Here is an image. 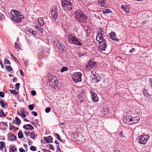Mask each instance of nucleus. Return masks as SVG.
<instances>
[{
	"mask_svg": "<svg viewBox=\"0 0 152 152\" xmlns=\"http://www.w3.org/2000/svg\"><path fill=\"white\" fill-rule=\"evenodd\" d=\"M12 20L15 22L20 23L24 17L18 10L12 9L10 12Z\"/></svg>",
	"mask_w": 152,
	"mask_h": 152,
	"instance_id": "1",
	"label": "nucleus"
},
{
	"mask_svg": "<svg viewBox=\"0 0 152 152\" xmlns=\"http://www.w3.org/2000/svg\"><path fill=\"white\" fill-rule=\"evenodd\" d=\"M67 41L72 44L80 46L82 45L81 40L78 39L73 34H68Z\"/></svg>",
	"mask_w": 152,
	"mask_h": 152,
	"instance_id": "2",
	"label": "nucleus"
},
{
	"mask_svg": "<svg viewBox=\"0 0 152 152\" xmlns=\"http://www.w3.org/2000/svg\"><path fill=\"white\" fill-rule=\"evenodd\" d=\"M104 36H96V40L99 42V45L101 46H99L98 48L101 51L105 50V49L107 47V44L105 39L104 38Z\"/></svg>",
	"mask_w": 152,
	"mask_h": 152,
	"instance_id": "3",
	"label": "nucleus"
},
{
	"mask_svg": "<svg viewBox=\"0 0 152 152\" xmlns=\"http://www.w3.org/2000/svg\"><path fill=\"white\" fill-rule=\"evenodd\" d=\"M61 6L65 10H71L72 5L70 2V0H62L61 1Z\"/></svg>",
	"mask_w": 152,
	"mask_h": 152,
	"instance_id": "4",
	"label": "nucleus"
},
{
	"mask_svg": "<svg viewBox=\"0 0 152 152\" xmlns=\"http://www.w3.org/2000/svg\"><path fill=\"white\" fill-rule=\"evenodd\" d=\"M82 74L80 72H75L73 74L72 78L73 81L76 83L80 82L82 81Z\"/></svg>",
	"mask_w": 152,
	"mask_h": 152,
	"instance_id": "5",
	"label": "nucleus"
},
{
	"mask_svg": "<svg viewBox=\"0 0 152 152\" xmlns=\"http://www.w3.org/2000/svg\"><path fill=\"white\" fill-rule=\"evenodd\" d=\"M86 69L87 71H89L92 69H94L96 66V63L93 61L90 60L86 65Z\"/></svg>",
	"mask_w": 152,
	"mask_h": 152,
	"instance_id": "6",
	"label": "nucleus"
},
{
	"mask_svg": "<svg viewBox=\"0 0 152 152\" xmlns=\"http://www.w3.org/2000/svg\"><path fill=\"white\" fill-rule=\"evenodd\" d=\"M149 137L150 136L148 134H144L141 135L139 137V142L141 144L144 145L147 142Z\"/></svg>",
	"mask_w": 152,
	"mask_h": 152,
	"instance_id": "7",
	"label": "nucleus"
},
{
	"mask_svg": "<svg viewBox=\"0 0 152 152\" xmlns=\"http://www.w3.org/2000/svg\"><path fill=\"white\" fill-rule=\"evenodd\" d=\"M84 13L83 11L79 9L76 10L74 12L75 19L77 20H79V18L81 17Z\"/></svg>",
	"mask_w": 152,
	"mask_h": 152,
	"instance_id": "8",
	"label": "nucleus"
},
{
	"mask_svg": "<svg viewBox=\"0 0 152 152\" xmlns=\"http://www.w3.org/2000/svg\"><path fill=\"white\" fill-rule=\"evenodd\" d=\"M56 47L58 48V49L64 51L65 48L64 45L63 44L61 41H58L57 42H56L55 44Z\"/></svg>",
	"mask_w": 152,
	"mask_h": 152,
	"instance_id": "9",
	"label": "nucleus"
},
{
	"mask_svg": "<svg viewBox=\"0 0 152 152\" xmlns=\"http://www.w3.org/2000/svg\"><path fill=\"white\" fill-rule=\"evenodd\" d=\"M90 93L91 94L92 101L94 102H97L99 100V99L97 96V94L92 90L90 91Z\"/></svg>",
	"mask_w": 152,
	"mask_h": 152,
	"instance_id": "10",
	"label": "nucleus"
},
{
	"mask_svg": "<svg viewBox=\"0 0 152 152\" xmlns=\"http://www.w3.org/2000/svg\"><path fill=\"white\" fill-rule=\"evenodd\" d=\"M79 20H77L79 22H80L86 24L87 22V17L85 14L84 13L79 18Z\"/></svg>",
	"mask_w": 152,
	"mask_h": 152,
	"instance_id": "11",
	"label": "nucleus"
},
{
	"mask_svg": "<svg viewBox=\"0 0 152 152\" xmlns=\"http://www.w3.org/2000/svg\"><path fill=\"white\" fill-rule=\"evenodd\" d=\"M51 15L54 19H56L57 18L58 13L55 8H53L51 12Z\"/></svg>",
	"mask_w": 152,
	"mask_h": 152,
	"instance_id": "12",
	"label": "nucleus"
},
{
	"mask_svg": "<svg viewBox=\"0 0 152 152\" xmlns=\"http://www.w3.org/2000/svg\"><path fill=\"white\" fill-rule=\"evenodd\" d=\"M140 118L139 116L132 117L131 122L130 123V124L132 125L135 123H137L139 121Z\"/></svg>",
	"mask_w": 152,
	"mask_h": 152,
	"instance_id": "13",
	"label": "nucleus"
},
{
	"mask_svg": "<svg viewBox=\"0 0 152 152\" xmlns=\"http://www.w3.org/2000/svg\"><path fill=\"white\" fill-rule=\"evenodd\" d=\"M132 116L130 115H125L124 117V123L128 122V124H130L131 122Z\"/></svg>",
	"mask_w": 152,
	"mask_h": 152,
	"instance_id": "14",
	"label": "nucleus"
},
{
	"mask_svg": "<svg viewBox=\"0 0 152 152\" xmlns=\"http://www.w3.org/2000/svg\"><path fill=\"white\" fill-rule=\"evenodd\" d=\"M56 77L54 75H50L48 78V81L50 83H51L53 81H56Z\"/></svg>",
	"mask_w": 152,
	"mask_h": 152,
	"instance_id": "15",
	"label": "nucleus"
},
{
	"mask_svg": "<svg viewBox=\"0 0 152 152\" xmlns=\"http://www.w3.org/2000/svg\"><path fill=\"white\" fill-rule=\"evenodd\" d=\"M26 30L28 32L34 35H36L37 34L36 31L32 29L31 28H27Z\"/></svg>",
	"mask_w": 152,
	"mask_h": 152,
	"instance_id": "16",
	"label": "nucleus"
},
{
	"mask_svg": "<svg viewBox=\"0 0 152 152\" xmlns=\"http://www.w3.org/2000/svg\"><path fill=\"white\" fill-rule=\"evenodd\" d=\"M58 80H57L56 81H53L52 83H50V85L51 86L54 88L56 89L58 87Z\"/></svg>",
	"mask_w": 152,
	"mask_h": 152,
	"instance_id": "17",
	"label": "nucleus"
},
{
	"mask_svg": "<svg viewBox=\"0 0 152 152\" xmlns=\"http://www.w3.org/2000/svg\"><path fill=\"white\" fill-rule=\"evenodd\" d=\"M106 0H98V2L99 4L101 7H104L106 5Z\"/></svg>",
	"mask_w": 152,
	"mask_h": 152,
	"instance_id": "18",
	"label": "nucleus"
},
{
	"mask_svg": "<svg viewBox=\"0 0 152 152\" xmlns=\"http://www.w3.org/2000/svg\"><path fill=\"white\" fill-rule=\"evenodd\" d=\"M104 33V30L101 28H99L97 30V33L96 36H103Z\"/></svg>",
	"mask_w": 152,
	"mask_h": 152,
	"instance_id": "19",
	"label": "nucleus"
},
{
	"mask_svg": "<svg viewBox=\"0 0 152 152\" xmlns=\"http://www.w3.org/2000/svg\"><path fill=\"white\" fill-rule=\"evenodd\" d=\"M121 8L125 12L127 13L129 12V8L127 6L122 5L121 6Z\"/></svg>",
	"mask_w": 152,
	"mask_h": 152,
	"instance_id": "20",
	"label": "nucleus"
},
{
	"mask_svg": "<svg viewBox=\"0 0 152 152\" xmlns=\"http://www.w3.org/2000/svg\"><path fill=\"white\" fill-rule=\"evenodd\" d=\"M47 143H50L51 142L53 143V141H52L53 138L51 136H49L48 137H44Z\"/></svg>",
	"mask_w": 152,
	"mask_h": 152,
	"instance_id": "21",
	"label": "nucleus"
},
{
	"mask_svg": "<svg viewBox=\"0 0 152 152\" xmlns=\"http://www.w3.org/2000/svg\"><path fill=\"white\" fill-rule=\"evenodd\" d=\"M102 12L103 14L106 15L107 13L112 12V11L110 9H107L104 10L102 11Z\"/></svg>",
	"mask_w": 152,
	"mask_h": 152,
	"instance_id": "22",
	"label": "nucleus"
},
{
	"mask_svg": "<svg viewBox=\"0 0 152 152\" xmlns=\"http://www.w3.org/2000/svg\"><path fill=\"white\" fill-rule=\"evenodd\" d=\"M38 22L40 26H42L44 25V21L42 19H38Z\"/></svg>",
	"mask_w": 152,
	"mask_h": 152,
	"instance_id": "23",
	"label": "nucleus"
},
{
	"mask_svg": "<svg viewBox=\"0 0 152 152\" xmlns=\"http://www.w3.org/2000/svg\"><path fill=\"white\" fill-rule=\"evenodd\" d=\"M15 119L16 121V124L19 125L21 123V121L20 119L17 117H16Z\"/></svg>",
	"mask_w": 152,
	"mask_h": 152,
	"instance_id": "24",
	"label": "nucleus"
},
{
	"mask_svg": "<svg viewBox=\"0 0 152 152\" xmlns=\"http://www.w3.org/2000/svg\"><path fill=\"white\" fill-rule=\"evenodd\" d=\"M18 137L20 139L22 138L23 137V134L20 130L18 133Z\"/></svg>",
	"mask_w": 152,
	"mask_h": 152,
	"instance_id": "25",
	"label": "nucleus"
},
{
	"mask_svg": "<svg viewBox=\"0 0 152 152\" xmlns=\"http://www.w3.org/2000/svg\"><path fill=\"white\" fill-rule=\"evenodd\" d=\"M9 139L11 141H13L16 140V137L13 135H11L10 136Z\"/></svg>",
	"mask_w": 152,
	"mask_h": 152,
	"instance_id": "26",
	"label": "nucleus"
},
{
	"mask_svg": "<svg viewBox=\"0 0 152 152\" xmlns=\"http://www.w3.org/2000/svg\"><path fill=\"white\" fill-rule=\"evenodd\" d=\"M3 126H5L7 127V125L6 123L3 122H1L0 123V129H2V127Z\"/></svg>",
	"mask_w": 152,
	"mask_h": 152,
	"instance_id": "27",
	"label": "nucleus"
},
{
	"mask_svg": "<svg viewBox=\"0 0 152 152\" xmlns=\"http://www.w3.org/2000/svg\"><path fill=\"white\" fill-rule=\"evenodd\" d=\"M116 36V34L114 32H112L110 36V38L111 39L115 38Z\"/></svg>",
	"mask_w": 152,
	"mask_h": 152,
	"instance_id": "28",
	"label": "nucleus"
},
{
	"mask_svg": "<svg viewBox=\"0 0 152 152\" xmlns=\"http://www.w3.org/2000/svg\"><path fill=\"white\" fill-rule=\"evenodd\" d=\"M5 145L3 142H0V149H3L4 148Z\"/></svg>",
	"mask_w": 152,
	"mask_h": 152,
	"instance_id": "29",
	"label": "nucleus"
},
{
	"mask_svg": "<svg viewBox=\"0 0 152 152\" xmlns=\"http://www.w3.org/2000/svg\"><path fill=\"white\" fill-rule=\"evenodd\" d=\"M36 28L38 30H39L41 33H42L43 32V30L38 26H36Z\"/></svg>",
	"mask_w": 152,
	"mask_h": 152,
	"instance_id": "30",
	"label": "nucleus"
},
{
	"mask_svg": "<svg viewBox=\"0 0 152 152\" xmlns=\"http://www.w3.org/2000/svg\"><path fill=\"white\" fill-rule=\"evenodd\" d=\"M68 70V68L64 66L62 67V69L61 70V72H63L65 71H67Z\"/></svg>",
	"mask_w": 152,
	"mask_h": 152,
	"instance_id": "31",
	"label": "nucleus"
},
{
	"mask_svg": "<svg viewBox=\"0 0 152 152\" xmlns=\"http://www.w3.org/2000/svg\"><path fill=\"white\" fill-rule=\"evenodd\" d=\"M6 115L3 111V110L1 109L0 112V117H2L3 116H6Z\"/></svg>",
	"mask_w": 152,
	"mask_h": 152,
	"instance_id": "32",
	"label": "nucleus"
},
{
	"mask_svg": "<svg viewBox=\"0 0 152 152\" xmlns=\"http://www.w3.org/2000/svg\"><path fill=\"white\" fill-rule=\"evenodd\" d=\"M9 91L12 94H13L15 95H17L18 94V92L15 91L14 90H9Z\"/></svg>",
	"mask_w": 152,
	"mask_h": 152,
	"instance_id": "33",
	"label": "nucleus"
},
{
	"mask_svg": "<svg viewBox=\"0 0 152 152\" xmlns=\"http://www.w3.org/2000/svg\"><path fill=\"white\" fill-rule=\"evenodd\" d=\"M34 104H30L28 106L29 109L31 110H32L34 108Z\"/></svg>",
	"mask_w": 152,
	"mask_h": 152,
	"instance_id": "34",
	"label": "nucleus"
},
{
	"mask_svg": "<svg viewBox=\"0 0 152 152\" xmlns=\"http://www.w3.org/2000/svg\"><path fill=\"white\" fill-rule=\"evenodd\" d=\"M20 116L23 117H26V115L24 114V111L23 110L20 111Z\"/></svg>",
	"mask_w": 152,
	"mask_h": 152,
	"instance_id": "35",
	"label": "nucleus"
},
{
	"mask_svg": "<svg viewBox=\"0 0 152 152\" xmlns=\"http://www.w3.org/2000/svg\"><path fill=\"white\" fill-rule=\"evenodd\" d=\"M0 105L3 108H5V105L4 103L2 101V100L1 99L0 102Z\"/></svg>",
	"mask_w": 152,
	"mask_h": 152,
	"instance_id": "36",
	"label": "nucleus"
},
{
	"mask_svg": "<svg viewBox=\"0 0 152 152\" xmlns=\"http://www.w3.org/2000/svg\"><path fill=\"white\" fill-rule=\"evenodd\" d=\"M6 69L7 70L9 71H11L12 69V68L10 66H6Z\"/></svg>",
	"mask_w": 152,
	"mask_h": 152,
	"instance_id": "37",
	"label": "nucleus"
},
{
	"mask_svg": "<svg viewBox=\"0 0 152 152\" xmlns=\"http://www.w3.org/2000/svg\"><path fill=\"white\" fill-rule=\"evenodd\" d=\"M20 86V84L19 83H16L15 86V89L17 90H18Z\"/></svg>",
	"mask_w": 152,
	"mask_h": 152,
	"instance_id": "38",
	"label": "nucleus"
},
{
	"mask_svg": "<svg viewBox=\"0 0 152 152\" xmlns=\"http://www.w3.org/2000/svg\"><path fill=\"white\" fill-rule=\"evenodd\" d=\"M27 126L29 128V130H32L34 129L33 127L30 124H27Z\"/></svg>",
	"mask_w": 152,
	"mask_h": 152,
	"instance_id": "39",
	"label": "nucleus"
},
{
	"mask_svg": "<svg viewBox=\"0 0 152 152\" xmlns=\"http://www.w3.org/2000/svg\"><path fill=\"white\" fill-rule=\"evenodd\" d=\"M4 64H7L8 65H10V64L9 61H8L7 59L4 60Z\"/></svg>",
	"mask_w": 152,
	"mask_h": 152,
	"instance_id": "40",
	"label": "nucleus"
},
{
	"mask_svg": "<svg viewBox=\"0 0 152 152\" xmlns=\"http://www.w3.org/2000/svg\"><path fill=\"white\" fill-rule=\"evenodd\" d=\"M51 110V109L49 107H47L45 109V112L46 113H49Z\"/></svg>",
	"mask_w": 152,
	"mask_h": 152,
	"instance_id": "41",
	"label": "nucleus"
},
{
	"mask_svg": "<svg viewBox=\"0 0 152 152\" xmlns=\"http://www.w3.org/2000/svg\"><path fill=\"white\" fill-rule=\"evenodd\" d=\"M30 149L32 151H35L36 150V148L33 146H31L30 147Z\"/></svg>",
	"mask_w": 152,
	"mask_h": 152,
	"instance_id": "42",
	"label": "nucleus"
},
{
	"mask_svg": "<svg viewBox=\"0 0 152 152\" xmlns=\"http://www.w3.org/2000/svg\"><path fill=\"white\" fill-rule=\"evenodd\" d=\"M30 138L31 139H34V137H35V135L34 133L32 132L30 134Z\"/></svg>",
	"mask_w": 152,
	"mask_h": 152,
	"instance_id": "43",
	"label": "nucleus"
},
{
	"mask_svg": "<svg viewBox=\"0 0 152 152\" xmlns=\"http://www.w3.org/2000/svg\"><path fill=\"white\" fill-rule=\"evenodd\" d=\"M11 149L14 152L16 151L17 150V149L16 148V147L14 146H12L11 147Z\"/></svg>",
	"mask_w": 152,
	"mask_h": 152,
	"instance_id": "44",
	"label": "nucleus"
},
{
	"mask_svg": "<svg viewBox=\"0 0 152 152\" xmlns=\"http://www.w3.org/2000/svg\"><path fill=\"white\" fill-rule=\"evenodd\" d=\"M57 148V152H61V150L60 148V147L59 145H57L56 146Z\"/></svg>",
	"mask_w": 152,
	"mask_h": 152,
	"instance_id": "45",
	"label": "nucleus"
},
{
	"mask_svg": "<svg viewBox=\"0 0 152 152\" xmlns=\"http://www.w3.org/2000/svg\"><path fill=\"white\" fill-rule=\"evenodd\" d=\"M28 61H27L26 60H25L24 61V64L26 66H28Z\"/></svg>",
	"mask_w": 152,
	"mask_h": 152,
	"instance_id": "46",
	"label": "nucleus"
},
{
	"mask_svg": "<svg viewBox=\"0 0 152 152\" xmlns=\"http://www.w3.org/2000/svg\"><path fill=\"white\" fill-rule=\"evenodd\" d=\"M15 46L16 49H19L20 48L19 46L16 42L15 43Z\"/></svg>",
	"mask_w": 152,
	"mask_h": 152,
	"instance_id": "47",
	"label": "nucleus"
},
{
	"mask_svg": "<svg viewBox=\"0 0 152 152\" xmlns=\"http://www.w3.org/2000/svg\"><path fill=\"white\" fill-rule=\"evenodd\" d=\"M4 94L3 92L0 91V96L4 98Z\"/></svg>",
	"mask_w": 152,
	"mask_h": 152,
	"instance_id": "48",
	"label": "nucleus"
},
{
	"mask_svg": "<svg viewBox=\"0 0 152 152\" xmlns=\"http://www.w3.org/2000/svg\"><path fill=\"white\" fill-rule=\"evenodd\" d=\"M50 148V149H51L52 150L54 151V148L53 146V145L52 144H49V145Z\"/></svg>",
	"mask_w": 152,
	"mask_h": 152,
	"instance_id": "49",
	"label": "nucleus"
},
{
	"mask_svg": "<svg viewBox=\"0 0 152 152\" xmlns=\"http://www.w3.org/2000/svg\"><path fill=\"white\" fill-rule=\"evenodd\" d=\"M27 127H28V126H27V125H24L23 126V128L24 129H26V130H29V128Z\"/></svg>",
	"mask_w": 152,
	"mask_h": 152,
	"instance_id": "50",
	"label": "nucleus"
},
{
	"mask_svg": "<svg viewBox=\"0 0 152 152\" xmlns=\"http://www.w3.org/2000/svg\"><path fill=\"white\" fill-rule=\"evenodd\" d=\"M11 57H12V58H13L15 59V61H17V62L18 63L19 61H18V59H17V58H15V56H14L13 55V54H11Z\"/></svg>",
	"mask_w": 152,
	"mask_h": 152,
	"instance_id": "51",
	"label": "nucleus"
},
{
	"mask_svg": "<svg viewBox=\"0 0 152 152\" xmlns=\"http://www.w3.org/2000/svg\"><path fill=\"white\" fill-rule=\"evenodd\" d=\"M31 94L32 95H35L36 94V91L34 90H32L31 91Z\"/></svg>",
	"mask_w": 152,
	"mask_h": 152,
	"instance_id": "52",
	"label": "nucleus"
},
{
	"mask_svg": "<svg viewBox=\"0 0 152 152\" xmlns=\"http://www.w3.org/2000/svg\"><path fill=\"white\" fill-rule=\"evenodd\" d=\"M20 152H25V150L22 148H20L19 149Z\"/></svg>",
	"mask_w": 152,
	"mask_h": 152,
	"instance_id": "53",
	"label": "nucleus"
},
{
	"mask_svg": "<svg viewBox=\"0 0 152 152\" xmlns=\"http://www.w3.org/2000/svg\"><path fill=\"white\" fill-rule=\"evenodd\" d=\"M148 92L147 91L145 90H144L143 91V94L145 95L146 96L147 94H148Z\"/></svg>",
	"mask_w": 152,
	"mask_h": 152,
	"instance_id": "54",
	"label": "nucleus"
},
{
	"mask_svg": "<svg viewBox=\"0 0 152 152\" xmlns=\"http://www.w3.org/2000/svg\"><path fill=\"white\" fill-rule=\"evenodd\" d=\"M32 114H33L34 115V116H37V113L36 112H35V111H32Z\"/></svg>",
	"mask_w": 152,
	"mask_h": 152,
	"instance_id": "55",
	"label": "nucleus"
},
{
	"mask_svg": "<svg viewBox=\"0 0 152 152\" xmlns=\"http://www.w3.org/2000/svg\"><path fill=\"white\" fill-rule=\"evenodd\" d=\"M29 132L27 131H25L24 132V134L27 137H28L29 136Z\"/></svg>",
	"mask_w": 152,
	"mask_h": 152,
	"instance_id": "56",
	"label": "nucleus"
},
{
	"mask_svg": "<svg viewBox=\"0 0 152 152\" xmlns=\"http://www.w3.org/2000/svg\"><path fill=\"white\" fill-rule=\"evenodd\" d=\"M135 50V49L134 48H132L131 50H129V52L130 53H132L134 52Z\"/></svg>",
	"mask_w": 152,
	"mask_h": 152,
	"instance_id": "57",
	"label": "nucleus"
},
{
	"mask_svg": "<svg viewBox=\"0 0 152 152\" xmlns=\"http://www.w3.org/2000/svg\"><path fill=\"white\" fill-rule=\"evenodd\" d=\"M28 145H31V144L32 143L31 141L30 140H28Z\"/></svg>",
	"mask_w": 152,
	"mask_h": 152,
	"instance_id": "58",
	"label": "nucleus"
},
{
	"mask_svg": "<svg viewBox=\"0 0 152 152\" xmlns=\"http://www.w3.org/2000/svg\"><path fill=\"white\" fill-rule=\"evenodd\" d=\"M4 18V15H3L0 13V19H1Z\"/></svg>",
	"mask_w": 152,
	"mask_h": 152,
	"instance_id": "59",
	"label": "nucleus"
},
{
	"mask_svg": "<svg viewBox=\"0 0 152 152\" xmlns=\"http://www.w3.org/2000/svg\"><path fill=\"white\" fill-rule=\"evenodd\" d=\"M91 74L93 75L94 76H95L96 74V72L94 71H92L91 72Z\"/></svg>",
	"mask_w": 152,
	"mask_h": 152,
	"instance_id": "60",
	"label": "nucleus"
},
{
	"mask_svg": "<svg viewBox=\"0 0 152 152\" xmlns=\"http://www.w3.org/2000/svg\"><path fill=\"white\" fill-rule=\"evenodd\" d=\"M94 76V79H96L97 82H98L99 81V79H97V77L96 75H95Z\"/></svg>",
	"mask_w": 152,
	"mask_h": 152,
	"instance_id": "61",
	"label": "nucleus"
},
{
	"mask_svg": "<svg viewBox=\"0 0 152 152\" xmlns=\"http://www.w3.org/2000/svg\"><path fill=\"white\" fill-rule=\"evenodd\" d=\"M112 40H113L114 41H117L119 42V39L117 38H114L113 39H112Z\"/></svg>",
	"mask_w": 152,
	"mask_h": 152,
	"instance_id": "62",
	"label": "nucleus"
},
{
	"mask_svg": "<svg viewBox=\"0 0 152 152\" xmlns=\"http://www.w3.org/2000/svg\"><path fill=\"white\" fill-rule=\"evenodd\" d=\"M20 72L21 75H22V76H23V73L22 71L21 70H20Z\"/></svg>",
	"mask_w": 152,
	"mask_h": 152,
	"instance_id": "63",
	"label": "nucleus"
},
{
	"mask_svg": "<svg viewBox=\"0 0 152 152\" xmlns=\"http://www.w3.org/2000/svg\"><path fill=\"white\" fill-rule=\"evenodd\" d=\"M150 86L152 88V79H151L150 80Z\"/></svg>",
	"mask_w": 152,
	"mask_h": 152,
	"instance_id": "64",
	"label": "nucleus"
}]
</instances>
